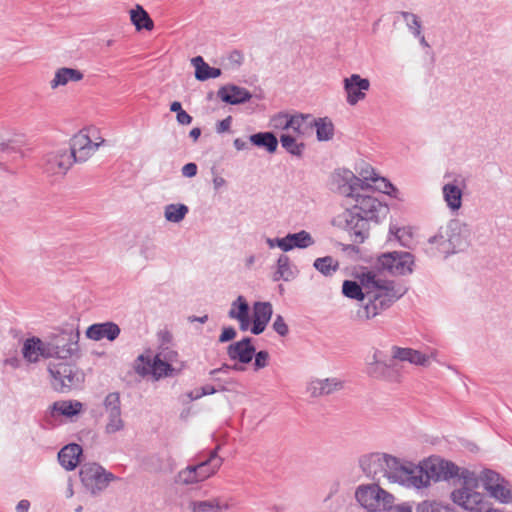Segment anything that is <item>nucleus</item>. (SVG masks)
<instances>
[{
  "instance_id": "1",
  "label": "nucleus",
  "mask_w": 512,
  "mask_h": 512,
  "mask_svg": "<svg viewBox=\"0 0 512 512\" xmlns=\"http://www.w3.org/2000/svg\"><path fill=\"white\" fill-rule=\"evenodd\" d=\"M368 191H359L352 199L355 204L337 216L336 222L354 236V242L363 243L368 237L369 223H378L389 213V207Z\"/></svg>"
},
{
  "instance_id": "2",
  "label": "nucleus",
  "mask_w": 512,
  "mask_h": 512,
  "mask_svg": "<svg viewBox=\"0 0 512 512\" xmlns=\"http://www.w3.org/2000/svg\"><path fill=\"white\" fill-rule=\"evenodd\" d=\"M407 473L404 476V486L420 489L427 487L430 481L449 480L454 478L459 471V467L451 461L440 458H430L421 465L405 463Z\"/></svg>"
},
{
  "instance_id": "3",
  "label": "nucleus",
  "mask_w": 512,
  "mask_h": 512,
  "mask_svg": "<svg viewBox=\"0 0 512 512\" xmlns=\"http://www.w3.org/2000/svg\"><path fill=\"white\" fill-rule=\"evenodd\" d=\"M359 466L367 477L376 482L387 478L404 485L407 468L396 457L385 453H370L359 458Z\"/></svg>"
},
{
  "instance_id": "4",
  "label": "nucleus",
  "mask_w": 512,
  "mask_h": 512,
  "mask_svg": "<svg viewBox=\"0 0 512 512\" xmlns=\"http://www.w3.org/2000/svg\"><path fill=\"white\" fill-rule=\"evenodd\" d=\"M219 449L218 445L212 450L196 454L193 458L194 464L180 470L176 476V482L182 485H192L215 475L224 461L218 455Z\"/></svg>"
},
{
  "instance_id": "5",
  "label": "nucleus",
  "mask_w": 512,
  "mask_h": 512,
  "mask_svg": "<svg viewBox=\"0 0 512 512\" xmlns=\"http://www.w3.org/2000/svg\"><path fill=\"white\" fill-rule=\"evenodd\" d=\"M51 384L58 392L79 388L84 382V373L74 364L63 360L51 361L48 365Z\"/></svg>"
},
{
  "instance_id": "6",
  "label": "nucleus",
  "mask_w": 512,
  "mask_h": 512,
  "mask_svg": "<svg viewBox=\"0 0 512 512\" xmlns=\"http://www.w3.org/2000/svg\"><path fill=\"white\" fill-rule=\"evenodd\" d=\"M355 499L367 512H380L393 503L394 497L378 483H372L359 485L355 490Z\"/></svg>"
},
{
  "instance_id": "7",
  "label": "nucleus",
  "mask_w": 512,
  "mask_h": 512,
  "mask_svg": "<svg viewBox=\"0 0 512 512\" xmlns=\"http://www.w3.org/2000/svg\"><path fill=\"white\" fill-rule=\"evenodd\" d=\"M362 178L347 169H338L332 174L331 189L348 198H353L359 191H368L372 185L368 183V171L362 170Z\"/></svg>"
},
{
  "instance_id": "8",
  "label": "nucleus",
  "mask_w": 512,
  "mask_h": 512,
  "mask_svg": "<svg viewBox=\"0 0 512 512\" xmlns=\"http://www.w3.org/2000/svg\"><path fill=\"white\" fill-rule=\"evenodd\" d=\"M365 373L373 379L398 383L401 381V366L393 358L386 362L383 352L375 349L372 356L367 359Z\"/></svg>"
},
{
  "instance_id": "9",
  "label": "nucleus",
  "mask_w": 512,
  "mask_h": 512,
  "mask_svg": "<svg viewBox=\"0 0 512 512\" xmlns=\"http://www.w3.org/2000/svg\"><path fill=\"white\" fill-rule=\"evenodd\" d=\"M407 290H399L392 292V294H373L366 295L367 301H360L358 309L355 314V318L358 321H368L382 311L388 309L393 303L400 299Z\"/></svg>"
},
{
  "instance_id": "10",
  "label": "nucleus",
  "mask_w": 512,
  "mask_h": 512,
  "mask_svg": "<svg viewBox=\"0 0 512 512\" xmlns=\"http://www.w3.org/2000/svg\"><path fill=\"white\" fill-rule=\"evenodd\" d=\"M414 257L409 252L393 251L381 254L377 258L376 268L399 276L410 274L413 271Z\"/></svg>"
},
{
  "instance_id": "11",
  "label": "nucleus",
  "mask_w": 512,
  "mask_h": 512,
  "mask_svg": "<svg viewBox=\"0 0 512 512\" xmlns=\"http://www.w3.org/2000/svg\"><path fill=\"white\" fill-rule=\"evenodd\" d=\"M94 132V129H83L72 137L68 154L71 155L73 163L87 161L104 143V139L101 137L98 138L100 141H93L91 139V133Z\"/></svg>"
},
{
  "instance_id": "12",
  "label": "nucleus",
  "mask_w": 512,
  "mask_h": 512,
  "mask_svg": "<svg viewBox=\"0 0 512 512\" xmlns=\"http://www.w3.org/2000/svg\"><path fill=\"white\" fill-rule=\"evenodd\" d=\"M354 277L362 286V291L365 290V295L373 294H392L399 290H407L404 286L390 280H383L377 276L372 270L366 268L357 271Z\"/></svg>"
},
{
  "instance_id": "13",
  "label": "nucleus",
  "mask_w": 512,
  "mask_h": 512,
  "mask_svg": "<svg viewBox=\"0 0 512 512\" xmlns=\"http://www.w3.org/2000/svg\"><path fill=\"white\" fill-rule=\"evenodd\" d=\"M80 480L83 486L91 494H96L104 490L110 481L114 479L112 473H107L104 468L97 463H85L79 471Z\"/></svg>"
},
{
  "instance_id": "14",
  "label": "nucleus",
  "mask_w": 512,
  "mask_h": 512,
  "mask_svg": "<svg viewBox=\"0 0 512 512\" xmlns=\"http://www.w3.org/2000/svg\"><path fill=\"white\" fill-rule=\"evenodd\" d=\"M452 501L471 512H503L498 509H489L484 496L470 489H456L451 493Z\"/></svg>"
},
{
  "instance_id": "15",
  "label": "nucleus",
  "mask_w": 512,
  "mask_h": 512,
  "mask_svg": "<svg viewBox=\"0 0 512 512\" xmlns=\"http://www.w3.org/2000/svg\"><path fill=\"white\" fill-rule=\"evenodd\" d=\"M104 408L107 413L105 432L107 434H114L123 430L125 424L121 417V401L118 392H111L105 397Z\"/></svg>"
},
{
  "instance_id": "16",
  "label": "nucleus",
  "mask_w": 512,
  "mask_h": 512,
  "mask_svg": "<svg viewBox=\"0 0 512 512\" xmlns=\"http://www.w3.org/2000/svg\"><path fill=\"white\" fill-rule=\"evenodd\" d=\"M448 241L450 242L452 254L466 250L470 245L471 229L468 224L459 220H451L448 225Z\"/></svg>"
},
{
  "instance_id": "17",
  "label": "nucleus",
  "mask_w": 512,
  "mask_h": 512,
  "mask_svg": "<svg viewBox=\"0 0 512 512\" xmlns=\"http://www.w3.org/2000/svg\"><path fill=\"white\" fill-rule=\"evenodd\" d=\"M56 348L57 360L71 358L79 351V332L60 331L52 336Z\"/></svg>"
},
{
  "instance_id": "18",
  "label": "nucleus",
  "mask_w": 512,
  "mask_h": 512,
  "mask_svg": "<svg viewBox=\"0 0 512 512\" xmlns=\"http://www.w3.org/2000/svg\"><path fill=\"white\" fill-rule=\"evenodd\" d=\"M343 88L347 103L354 106L365 99L366 92L370 89V81L367 78H362L359 74H352L350 77L344 78Z\"/></svg>"
},
{
  "instance_id": "19",
  "label": "nucleus",
  "mask_w": 512,
  "mask_h": 512,
  "mask_svg": "<svg viewBox=\"0 0 512 512\" xmlns=\"http://www.w3.org/2000/svg\"><path fill=\"white\" fill-rule=\"evenodd\" d=\"M68 149L48 153L44 158V170L50 175H65L73 164Z\"/></svg>"
},
{
  "instance_id": "20",
  "label": "nucleus",
  "mask_w": 512,
  "mask_h": 512,
  "mask_svg": "<svg viewBox=\"0 0 512 512\" xmlns=\"http://www.w3.org/2000/svg\"><path fill=\"white\" fill-rule=\"evenodd\" d=\"M255 354V347L252 338L245 337L240 341L230 344L227 347V355L231 360H238L242 364L252 361Z\"/></svg>"
},
{
  "instance_id": "21",
  "label": "nucleus",
  "mask_w": 512,
  "mask_h": 512,
  "mask_svg": "<svg viewBox=\"0 0 512 512\" xmlns=\"http://www.w3.org/2000/svg\"><path fill=\"white\" fill-rule=\"evenodd\" d=\"M217 96L223 102L231 105L243 104L252 98L249 90L234 84L221 86L217 91Z\"/></svg>"
},
{
  "instance_id": "22",
  "label": "nucleus",
  "mask_w": 512,
  "mask_h": 512,
  "mask_svg": "<svg viewBox=\"0 0 512 512\" xmlns=\"http://www.w3.org/2000/svg\"><path fill=\"white\" fill-rule=\"evenodd\" d=\"M120 332V327L116 323L108 321L90 325L86 330V337L94 341H100L104 338L114 341L118 338Z\"/></svg>"
},
{
  "instance_id": "23",
  "label": "nucleus",
  "mask_w": 512,
  "mask_h": 512,
  "mask_svg": "<svg viewBox=\"0 0 512 512\" xmlns=\"http://www.w3.org/2000/svg\"><path fill=\"white\" fill-rule=\"evenodd\" d=\"M343 388V382L338 378L315 379L308 383L307 392L311 397L330 395Z\"/></svg>"
},
{
  "instance_id": "24",
  "label": "nucleus",
  "mask_w": 512,
  "mask_h": 512,
  "mask_svg": "<svg viewBox=\"0 0 512 512\" xmlns=\"http://www.w3.org/2000/svg\"><path fill=\"white\" fill-rule=\"evenodd\" d=\"M460 186L465 187V180L457 177L452 183H446L442 187L443 198L452 211H457L462 206L463 192Z\"/></svg>"
},
{
  "instance_id": "25",
  "label": "nucleus",
  "mask_w": 512,
  "mask_h": 512,
  "mask_svg": "<svg viewBox=\"0 0 512 512\" xmlns=\"http://www.w3.org/2000/svg\"><path fill=\"white\" fill-rule=\"evenodd\" d=\"M391 351L392 358L395 361H407L411 364L423 367L429 366L430 356L423 354L418 350L412 348H402L398 346H393Z\"/></svg>"
},
{
  "instance_id": "26",
  "label": "nucleus",
  "mask_w": 512,
  "mask_h": 512,
  "mask_svg": "<svg viewBox=\"0 0 512 512\" xmlns=\"http://www.w3.org/2000/svg\"><path fill=\"white\" fill-rule=\"evenodd\" d=\"M446 234H448V227H440L438 232L429 238L427 252L432 256L437 253L444 255V257L451 255L452 250L448 241L449 236H446Z\"/></svg>"
},
{
  "instance_id": "27",
  "label": "nucleus",
  "mask_w": 512,
  "mask_h": 512,
  "mask_svg": "<svg viewBox=\"0 0 512 512\" xmlns=\"http://www.w3.org/2000/svg\"><path fill=\"white\" fill-rule=\"evenodd\" d=\"M82 454V447L79 444L71 443L64 446L58 453L60 465L68 471L76 468L79 457Z\"/></svg>"
},
{
  "instance_id": "28",
  "label": "nucleus",
  "mask_w": 512,
  "mask_h": 512,
  "mask_svg": "<svg viewBox=\"0 0 512 512\" xmlns=\"http://www.w3.org/2000/svg\"><path fill=\"white\" fill-rule=\"evenodd\" d=\"M151 375L155 380H159L163 377H169L179 374L183 368L184 364L181 363L178 368L174 367L171 363L162 360L160 355H155L151 358Z\"/></svg>"
},
{
  "instance_id": "29",
  "label": "nucleus",
  "mask_w": 512,
  "mask_h": 512,
  "mask_svg": "<svg viewBox=\"0 0 512 512\" xmlns=\"http://www.w3.org/2000/svg\"><path fill=\"white\" fill-rule=\"evenodd\" d=\"M83 77V73L78 69L62 67L56 70L54 78L50 81V87L56 89L59 86L68 84L70 81H81Z\"/></svg>"
},
{
  "instance_id": "30",
  "label": "nucleus",
  "mask_w": 512,
  "mask_h": 512,
  "mask_svg": "<svg viewBox=\"0 0 512 512\" xmlns=\"http://www.w3.org/2000/svg\"><path fill=\"white\" fill-rule=\"evenodd\" d=\"M192 512H223L229 509V504L220 498L192 501L190 503Z\"/></svg>"
},
{
  "instance_id": "31",
  "label": "nucleus",
  "mask_w": 512,
  "mask_h": 512,
  "mask_svg": "<svg viewBox=\"0 0 512 512\" xmlns=\"http://www.w3.org/2000/svg\"><path fill=\"white\" fill-rule=\"evenodd\" d=\"M191 62L195 67V78L199 81H206L221 75V69L210 67L201 56L194 57Z\"/></svg>"
},
{
  "instance_id": "32",
  "label": "nucleus",
  "mask_w": 512,
  "mask_h": 512,
  "mask_svg": "<svg viewBox=\"0 0 512 512\" xmlns=\"http://www.w3.org/2000/svg\"><path fill=\"white\" fill-rule=\"evenodd\" d=\"M22 158V152L15 142L0 141V166L5 167L8 163L16 162Z\"/></svg>"
},
{
  "instance_id": "33",
  "label": "nucleus",
  "mask_w": 512,
  "mask_h": 512,
  "mask_svg": "<svg viewBox=\"0 0 512 512\" xmlns=\"http://www.w3.org/2000/svg\"><path fill=\"white\" fill-rule=\"evenodd\" d=\"M130 19L137 31L142 29L150 31L154 27L153 20L140 5H136L134 9L130 10Z\"/></svg>"
},
{
  "instance_id": "34",
  "label": "nucleus",
  "mask_w": 512,
  "mask_h": 512,
  "mask_svg": "<svg viewBox=\"0 0 512 512\" xmlns=\"http://www.w3.org/2000/svg\"><path fill=\"white\" fill-rule=\"evenodd\" d=\"M250 142L265 148L269 153H274L278 147V139L272 132H258L250 136Z\"/></svg>"
},
{
  "instance_id": "35",
  "label": "nucleus",
  "mask_w": 512,
  "mask_h": 512,
  "mask_svg": "<svg viewBox=\"0 0 512 512\" xmlns=\"http://www.w3.org/2000/svg\"><path fill=\"white\" fill-rule=\"evenodd\" d=\"M42 340L32 337L25 340L22 348L23 357L30 363H35L41 357Z\"/></svg>"
},
{
  "instance_id": "36",
  "label": "nucleus",
  "mask_w": 512,
  "mask_h": 512,
  "mask_svg": "<svg viewBox=\"0 0 512 512\" xmlns=\"http://www.w3.org/2000/svg\"><path fill=\"white\" fill-rule=\"evenodd\" d=\"M312 125L316 128V136L319 141H328L333 138L334 125L328 117L317 118Z\"/></svg>"
},
{
  "instance_id": "37",
  "label": "nucleus",
  "mask_w": 512,
  "mask_h": 512,
  "mask_svg": "<svg viewBox=\"0 0 512 512\" xmlns=\"http://www.w3.org/2000/svg\"><path fill=\"white\" fill-rule=\"evenodd\" d=\"M82 407L83 404L76 400L57 401L53 404V410L66 417H72L79 414L82 410Z\"/></svg>"
},
{
  "instance_id": "38",
  "label": "nucleus",
  "mask_w": 512,
  "mask_h": 512,
  "mask_svg": "<svg viewBox=\"0 0 512 512\" xmlns=\"http://www.w3.org/2000/svg\"><path fill=\"white\" fill-rule=\"evenodd\" d=\"M313 267L322 275L328 277L338 271L339 262L332 256H325L315 259Z\"/></svg>"
},
{
  "instance_id": "39",
  "label": "nucleus",
  "mask_w": 512,
  "mask_h": 512,
  "mask_svg": "<svg viewBox=\"0 0 512 512\" xmlns=\"http://www.w3.org/2000/svg\"><path fill=\"white\" fill-rule=\"evenodd\" d=\"M280 143L282 147L291 155L301 157L305 144L303 142L298 143L296 136L290 133L282 134L280 136Z\"/></svg>"
},
{
  "instance_id": "40",
  "label": "nucleus",
  "mask_w": 512,
  "mask_h": 512,
  "mask_svg": "<svg viewBox=\"0 0 512 512\" xmlns=\"http://www.w3.org/2000/svg\"><path fill=\"white\" fill-rule=\"evenodd\" d=\"M189 208L185 204H169L165 206V219L172 223L181 222L188 214Z\"/></svg>"
},
{
  "instance_id": "41",
  "label": "nucleus",
  "mask_w": 512,
  "mask_h": 512,
  "mask_svg": "<svg viewBox=\"0 0 512 512\" xmlns=\"http://www.w3.org/2000/svg\"><path fill=\"white\" fill-rule=\"evenodd\" d=\"M288 240L292 241L291 245H286L289 248L305 249L315 243L311 234L305 230L297 233H289Z\"/></svg>"
},
{
  "instance_id": "42",
  "label": "nucleus",
  "mask_w": 512,
  "mask_h": 512,
  "mask_svg": "<svg viewBox=\"0 0 512 512\" xmlns=\"http://www.w3.org/2000/svg\"><path fill=\"white\" fill-rule=\"evenodd\" d=\"M293 278V272L290 268V259L287 255H280L277 260V270L273 275L274 281H289Z\"/></svg>"
},
{
  "instance_id": "43",
  "label": "nucleus",
  "mask_w": 512,
  "mask_h": 512,
  "mask_svg": "<svg viewBox=\"0 0 512 512\" xmlns=\"http://www.w3.org/2000/svg\"><path fill=\"white\" fill-rule=\"evenodd\" d=\"M273 314L270 302H255L253 305V320L269 323Z\"/></svg>"
},
{
  "instance_id": "44",
  "label": "nucleus",
  "mask_w": 512,
  "mask_h": 512,
  "mask_svg": "<svg viewBox=\"0 0 512 512\" xmlns=\"http://www.w3.org/2000/svg\"><path fill=\"white\" fill-rule=\"evenodd\" d=\"M342 293L350 299L358 301H364L366 299V295L364 291H362V286L359 285L358 281L345 280L342 285Z\"/></svg>"
},
{
  "instance_id": "45",
  "label": "nucleus",
  "mask_w": 512,
  "mask_h": 512,
  "mask_svg": "<svg viewBox=\"0 0 512 512\" xmlns=\"http://www.w3.org/2000/svg\"><path fill=\"white\" fill-rule=\"evenodd\" d=\"M249 310L250 308L246 299L242 295H239L236 300L232 302L228 316L231 319H240L249 315Z\"/></svg>"
},
{
  "instance_id": "46",
  "label": "nucleus",
  "mask_w": 512,
  "mask_h": 512,
  "mask_svg": "<svg viewBox=\"0 0 512 512\" xmlns=\"http://www.w3.org/2000/svg\"><path fill=\"white\" fill-rule=\"evenodd\" d=\"M371 174H373V176L368 175V182H373L376 190L390 196H396L397 189L389 180L384 177L376 176L373 171Z\"/></svg>"
},
{
  "instance_id": "47",
  "label": "nucleus",
  "mask_w": 512,
  "mask_h": 512,
  "mask_svg": "<svg viewBox=\"0 0 512 512\" xmlns=\"http://www.w3.org/2000/svg\"><path fill=\"white\" fill-rule=\"evenodd\" d=\"M489 495L502 503H509L512 501V494L510 489L507 487V482L501 481L497 485L493 486Z\"/></svg>"
},
{
  "instance_id": "48",
  "label": "nucleus",
  "mask_w": 512,
  "mask_h": 512,
  "mask_svg": "<svg viewBox=\"0 0 512 512\" xmlns=\"http://www.w3.org/2000/svg\"><path fill=\"white\" fill-rule=\"evenodd\" d=\"M400 15L402 16L403 20L406 22V25H407L408 29L410 30V32L414 36H420V33L422 32L421 31L422 25H421V21H420L419 17L416 14L407 12V11H401Z\"/></svg>"
},
{
  "instance_id": "49",
  "label": "nucleus",
  "mask_w": 512,
  "mask_h": 512,
  "mask_svg": "<svg viewBox=\"0 0 512 512\" xmlns=\"http://www.w3.org/2000/svg\"><path fill=\"white\" fill-rule=\"evenodd\" d=\"M480 479L483 483L484 489L489 492L493 488V486L497 485L501 481H504V478L501 475L493 470L485 469Z\"/></svg>"
},
{
  "instance_id": "50",
  "label": "nucleus",
  "mask_w": 512,
  "mask_h": 512,
  "mask_svg": "<svg viewBox=\"0 0 512 512\" xmlns=\"http://www.w3.org/2000/svg\"><path fill=\"white\" fill-rule=\"evenodd\" d=\"M455 477L462 480L463 487L461 489L474 490L478 487L479 478L473 471L462 469L461 471H458V474Z\"/></svg>"
},
{
  "instance_id": "51",
  "label": "nucleus",
  "mask_w": 512,
  "mask_h": 512,
  "mask_svg": "<svg viewBox=\"0 0 512 512\" xmlns=\"http://www.w3.org/2000/svg\"><path fill=\"white\" fill-rule=\"evenodd\" d=\"M390 234H393L399 243L404 247H409L412 240V233L405 227L390 226Z\"/></svg>"
},
{
  "instance_id": "52",
  "label": "nucleus",
  "mask_w": 512,
  "mask_h": 512,
  "mask_svg": "<svg viewBox=\"0 0 512 512\" xmlns=\"http://www.w3.org/2000/svg\"><path fill=\"white\" fill-rule=\"evenodd\" d=\"M151 368V358L143 354L139 355L134 365L135 372L138 375L145 377L151 374Z\"/></svg>"
},
{
  "instance_id": "53",
  "label": "nucleus",
  "mask_w": 512,
  "mask_h": 512,
  "mask_svg": "<svg viewBox=\"0 0 512 512\" xmlns=\"http://www.w3.org/2000/svg\"><path fill=\"white\" fill-rule=\"evenodd\" d=\"M308 117H309V115H304V114L291 115L290 124L288 125V130H291L294 136L304 135L302 126L304 125V122Z\"/></svg>"
},
{
  "instance_id": "54",
  "label": "nucleus",
  "mask_w": 512,
  "mask_h": 512,
  "mask_svg": "<svg viewBox=\"0 0 512 512\" xmlns=\"http://www.w3.org/2000/svg\"><path fill=\"white\" fill-rule=\"evenodd\" d=\"M291 115L285 112H280L274 115L270 120V125L277 130H288Z\"/></svg>"
},
{
  "instance_id": "55",
  "label": "nucleus",
  "mask_w": 512,
  "mask_h": 512,
  "mask_svg": "<svg viewBox=\"0 0 512 512\" xmlns=\"http://www.w3.org/2000/svg\"><path fill=\"white\" fill-rule=\"evenodd\" d=\"M273 330L282 337H285L289 333L288 325L286 324L284 318L281 315H276L273 325Z\"/></svg>"
},
{
  "instance_id": "56",
  "label": "nucleus",
  "mask_w": 512,
  "mask_h": 512,
  "mask_svg": "<svg viewBox=\"0 0 512 512\" xmlns=\"http://www.w3.org/2000/svg\"><path fill=\"white\" fill-rule=\"evenodd\" d=\"M254 358V369H263L268 365L269 353L266 350H261L259 352L255 351Z\"/></svg>"
},
{
  "instance_id": "57",
  "label": "nucleus",
  "mask_w": 512,
  "mask_h": 512,
  "mask_svg": "<svg viewBox=\"0 0 512 512\" xmlns=\"http://www.w3.org/2000/svg\"><path fill=\"white\" fill-rule=\"evenodd\" d=\"M156 246L151 241H145L141 244L140 254L147 260L154 259Z\"/></svg>"
},
{
  "instance_id": "58",
  "label": "nucleus",
  "mask_w": 512,
  "mask_h": 512,
  "mask_svg": "<svg viewBox=\"0 0 512 512\" xmlns=\"http://www.w3.org/2000/svg\"><path fill=\"white\" fill-rule=\"evenodd\" d=\"M56 348L53 340L51 339L49 342H43L41 346V357L50 358L56 357Z\"/></svg>"
},
{
  "instance_id": "59",
  "label": "nucleus",
  "mask_w": 512,
  "mask_h": 512,
  "mask_svg": "<svg viewBox=\"0 0 512 512\" xmlns=\"http://www.w3.org/2000/svg\"><path fill=\"white\" fill-rule=\"evenodd\" d=\"M228 61L233 68H239L244 61V55L240 50H233L229 53Z\"/></svg>"
},
{
  "instance_id": "60",
  "label": "nucleus",
  "mask_w": 512,
  "mask_h": 512,
  "mask_svg": "<svg viewBox=\"0 0 512 512\" xmlns=\"http://www.w3.org/2000/svg\"><path fill=\"white\" fill-rule=\"evenodd\" d=\"M416 512H440V507L437 503L423 501L417 505Z\"/></svg>"
},
{
  "instance_id": "61",
  "label": "nucleus",
  "mask_w": 512,
  "mask_h": 512,
  "mask_svg": "<svg viewBox=\"0 0 512 512\" xmlns=\"http://www.w3.org/2000/svg\"><path fill=\"white\" fill-rule=\"evenodd\" d=\"M236 334V330L233 327H224L219 336V342L225 343L231 341L236 337Z\"/></svg>"
},
{
  "instance_id": "62",
  "label": "nucleus",
  "mask_w": 512,
  "mask_h": 512,
  "mask_svg": "<svg viewBox=\"0 0 512 512\" xmlns=\"http://www.w3.org/2000/svg\"><path fill=\"white\" fill-rule=\"evenodd\" d=\"M182 175L187 178H192L197 174V165L193 162L187 163L182 167Z\"/></svg>"
},
{
  "instance_id": "63",
  "label": "nucleus",
  "mask_w": 512,
  "mask_h": 512,
  "mask_svg": "<svg viewBox=\"0 0 512 512\" xmlns=\"http://www.w3.org/2000/svg\"><path fill=\"white\" fill-rule=\"evenodd\" d=\"M232 117L228 116L225 119L218 122L216 126L217 133H224L230 130Z\"/></svg>"
},
{
  "instance_id": "64",
  "label": "nucleus",
  "mask_w": 512,
  "mask_h": 512,
  "mask_svg": "<svg viewBox=\"0 0 512 512\" xmlns=\"http://www.w3.org/2000/svg\"><path fill=\"white\" fill-rule=\"evenodd\" d=\"M388 512H412V507L407 503L392 506V504L386 509Z\"/></svg>"
}]
</instances>
